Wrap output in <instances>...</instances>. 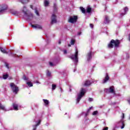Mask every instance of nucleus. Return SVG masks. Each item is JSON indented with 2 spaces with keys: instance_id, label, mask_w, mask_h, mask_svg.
Masks as SVG:
<instances>
[{
  "instance_id": "nucleus-1",
  "label": "nucleus",
  "mask_w": 130,
  "mask_h": 130,
  "mask_svg": "<svg viewBox=\"0 0 130 130\" xmlns=\"http://www.w3.org/2000/svg\"><path fill=\"white\" fill-rule=\"evenodd\" d=\"M119 44H120V41L118 40H112L108 45V47L109 48H113V46L116 48L118 47Z\"/></svg>"
},
{
  "instance_id": "nucleus-2",
  "label": "nucleus",
  "mask_w": 130,
  "mask_h": 130,
  "mask_svg": "<svg viewBox=\"0 0 130 130\" xmlns=\"http://www.w3.org/2000/svg\"><path fill=\"white\" fill-rule=\"evenodd\" d=\"M86 93V89L84 88H82L80 90V92L77 95V98L76 100V103L78 104L79 102H80V100L82 99V97L85 95V93Z\"/></svg>"
},
{
  "instance_id": "nucleus-3",
  "label": "nucleus",
  "mask_w": 130,
  "mask_h": 130,
  "mask_svg": "<svg viewBox=\"0 0 130 130\" xmlns=\"http://www.w3.org/2000/svg\"><path fill=\"white\" fill-rule=\"evenodd\" d=\"M10 87L14 93H15V94L18 93V91H19V88L16 85H15L14 83H11L10 84Z\"/></svg>"
},
{
  "instance_id": "nucleus-4",
  "label": "nucleus",
  "mask_w": 130,
  "mask_h": 130,
  "mask_svg": "<svg viewBox=\"0 0 130 130\" xmlns=\"http://www.w3.org/2000/svg\"><path fill=\"white\" fill-rule=\"evenodd\" d=\"M79 53V52L78 51V50L76 49L75 54L74 55H72L71 56V59L73 60H75L76 62H78V54Z\"/></svg>"
},
{
  "instance_id": "nucleus-5",
  "label": "nucleus",
  "mask_w": 130,
  "mask_h": 130,
  "mask_svg": "<svg viewBox=\"0 0 130 130\" xmlns=\"http://www.w3.org/2000/svg\"><path fill=\"white\" fill-rule=\"evenodd\" d=\"M8 10V5L6 4L0 5V13H4Z\"/></svg>"
},
{
  "instance_id": "nucleus-6",
  "label": "nucleus",
  "mask_w": 130,
  "mask_h": 130,
  "mask_svg": "<svg viewBox=\"0 0 130 130\" xmlns=\"http://www.w3.org/2000/svg\"><path fill=\"white\" fill-rule=\"evenodd\" d=\"M77 20H78V16H74L72 17H70L68 21L70 23H72V24H74V23H76V22H77Z\"/></svg>"
},
{
  "instance_id": "nucleus-7",
  "label": "nucleus",
  "mask_w": 130,
  "mask_h": 130,
  "mask_svg": "<svg viewBox=\"0 0 130 130\" xmlns=\"http://www.w3.org/2000/svg\"><path fill=\"white\" fill-rule=\"evenodd\" d=\"M105 92L106 93H112L114 95H115V91H114V86H112L110 87V88H106L105 89Z\"/></svg>"
},
{
  "instance_id": "nucleus-8",
  "label": "nucleus",
  "mask_w": 130,
  "mask_h": 130,
  "mask_svg": "<svg viewBox=\"0 0 130 130\" xmlns=\"http://www.w3.org/2000/svg\"><path fill=\"white\" fill-rule=\"evenodd\" d=\"M25 15H26V20L27 21H31V20H33V18L34 16H33V14H32V13H29Z\"/></svg>"
},
{
  "instance_id": "nucleus-9",
  "label": "nucleus",
  "mask_w": 130,
  "mask_h": 130,
  "mask_svg": "<svg viewBox=\"0 0 130 130\" xmlns=\"http://www.w3.org/2000/svg\"><path fill=\"white\" fill-rule=\"evenodd\" d=\"M51 19V24H55V23H56L57 22L56 16H55V15L52 14Z\"/></svg>"
},
{
  "instance_id": "nucleus-10",
  "label": "nucleus",
  "mask_w": 130,
  "mask_h": 130,
  "mask_svg": "<svg viewBox=\"0 0 130 130\" xmlns=\"http://www.w3.org/2000/svg\"><path fill=\"white\" fill-rule=\"evenodd\" d=\"M31 26L32 28H34L35 29H42V26L39 24H35V25L31 24Z\"/></svg>"
},
{
  "instance_id": "nucleus-11",
  "label": "nucleus",
  "mask_w": 130,
  "mask_h": 130,
  "mask_svg": "<svg viewBox=\"0 0 130 130\" xmlns=\"http://www.w3.org/2000/svg\"><path fill=\"white\" fill-rule=\"evenodd\" d=\"M20 3H21L22 5H26V4H28V3L30 2V0H19Z\"/></svg>"
},
{
  "instance_id": "nucleus-12",
  "label": "nucleus",
  "mask_w": 130,
  "mask_h": 130,
  "mask_svg": "<svg viewBox=\"0 0 130 130\" xmlns=\"http://www.w3.org/2000/svg\"><path fill=\"white\" fill-rule=\"evenodd\" d=\"M110 22L109 20V17H108V16H107V15H106L105 16V21H104V23L105 24H108Z\"/></svg>"
},
{
  "instance_id": "nucleus-13",
  "label": "nucleus",
  "mask_w": 130,
  "mask_h": 130,
  "mask_svg": "<svg viewBox=\"0 0 130 130\" xmlns=\"http://www.w3.org/2000/svg\"><path fill=\"white\" fill-rule=\"evenodd\" d=\"M0 50L3 53H5L6 54H8V51H7V48H6L4 49V48L0 47Z\"/></svg>"
},
{
  "instance_id": "nucleus-14",
  "label": "nucleus",
  "mask_w": 130,
  "mask_h": 130,
  "mask_svg": "<svg viewBox=\"0 0 130 130\" xmlns=\"http://www.w3.org/2000/svg\"><path fill=\"white\" fill-rule=\"evenodd\" d=\"M109 80V76H108V74H106V76L105 77V79H104L103 81V84H105V83H107V82Z\"/></svg>"
},
{
  "instance_id": "nucleus-15",
  "label": "nucleus",
  "mask_w": 130,
  "mask_h": 130,
  "mask_svg": "<svg viewBox=\"0 0 130 130\" xmlns=\"http://www.w3.org/2000/svg\"><path fill=\"white\" fill-rule=\"evenodd\" d=\"M123 118H124V114L122 113V120H121V122L122 123V126L121 127V128H124V123H123Z\"/></svg>"
},
{
  "instance_id": "nucleus-16",
  "label": "nucleus",
  "mask_w": 130,
  "mask_h": 130,
  "mask_svg": "<svg viewBox=\"0 0 130 130\" xmlns=\"http://www.w3.org/2000/svg\"><path fill=\"white\" fill-rule=\"evenodd\" d=\"M92 53L91 52H89L88 53L87 55V60H89L91 58H92Z\"/></svg>"
},
{
  "instance_id": "nucleus-17",
  "label": "nucleus",
  "mask_w": 130,
  "mask_h": 130,
  "mask_svg": "<svg viewBox=\"0 0 130 130\" xmlns=\"http://www.w3.org/2000/svg\"><path fill=\"white\" fill-rule=\"evenodd\" d=\"M22 11L24 15H27V7H26V6H23Z\"/></svg>"
},
{
  "instance_id": "nucleus-18",
  "label": "nucleus",
  "mask_w": 130,
  "mask_h": 130,
  "mask_svg": "<svg viewBox=\"0 0 130 130\" xmlns=\"http://www.w3.org/2000/svg\"><path fill=\"white\" fill-rule=\"evenodd\" d=\"M13 106L14 110H19V108H18V105L16 104V103H13Z\"/></svg>"
},
{
  "instance_id": "nucleus-19",
  "label": "nucleus",
  "mask_w": 130,
  "mask_h": 130,
  "mask_svg": "<svg viewBox=\"0 0 130 130\" xmlns=\"http://www.w3.org/2000/svg\"><path fill=\"white\" fill-rule=\"evenodd\" d=\"M92 83L89 80H86L84 83V86H90Z\"/></svg>"
},
{
  "instance_id": "nucleus-20",
  "label": "nucleus",
  "mask_w": 130,
  "mask_h": 130,
  "mask_svg": "<svg viewBox=\"0 0 130 130\" xmlns=\"http://www.w3.org/2000/svg\"><path fill=\"white\" fill-rule=\"evenodd\" d=\"M40 122H41V121L39 120L38 123L34 126L33 130H36V127H37V126L40 124Z\"/></svg>"
},
{
  "instance_id": "nucleus-21",
  "label": "nucleus",
  "mask_w": 130,
  "mask_h": 130,
  "mask_svg": "<svg viewBox=\"0 0 130 130\" xmlns=\"http://www.w3.org/2000/svg\"><path fill=\"white\" fill-rule=\"evenodd\" d=\"M45 7H48L49 6V1H45L44 2Z\"/></svg>"
},
{
  "instance_id": "nucleus-22",
  "label": "nucleus",
  "mask_w": 130,
  "mask_h": 130,
  "mask_svg": "<svg viewBox=\"0 0 130 130\" xmlns=\"http://www.w3.org/2000/svg\"><path fill=\"white\" fill-rule=\"evenodd\" d=\"M124 14L123 13L121 14V16H123L124 15L126 14V12L128 11V8H127V7H125L124 9Z\"/></svg>"
},
{
  "instance_id": "nucleus-23",
  "label": "nucleus",
  "mask_w": 130,
  "mask_h": 130,
  "mask_svg": "<svg viewBox=\"0 0 130 130\" xmlns=\"http://www.w3.org/2000/svg\"><path fill=\"white\" fill-rule=\"evenodd\" d=\"M8 53L9 52H10V55H12V56H13L14 57H19V56L18 55H17V54H13V53H12L10 51H9L8 52Z\"/></svg>"
},
{
  "instance_id": "nucleus-24",
  "label": "nucleus",
  "mask_w": 130,
  "mask_h": 130,
  "mask_svg": "<svg viewBox=\"0 0 130 130\" xmlns=\"http://www.w3.org/2000/svg\"><path fill=\"white\" fill-rule=\"evenodd\" d=\"M43 102L45 104V106H46L47 105H48V104H49V101L47 100H44L43 99Z\"/></svg>"
},
{
  "instance_id": "nucleus-25",
  "label": "nucleus",
  "mask_w": 130,
  "mask_h": 130,
  "mask_svg": "<svg viewBox=\"0 0 130 130\" xmlns=\"http://www.w3.org/2000/svg\"><path fill=\"white\" fill-rule=\"evenodd\" d=\"M26 84L28 85V87H33V84L31 82H27Z\"/></svg>"
},
{
  "instance_id": "nucleus-26",
  "label": "nucleus",
  "mask_w": 130,
  "mask_h": 130,
  "mask_svg": "<svg viewBox=\"0 0 130 130\" xmlns=\"http://www.w3.org/2000/svg\"><path fill=\"white\" fill-rule=\"evenodd\" d=\"M91 108H93V107H90L89 109L87 110L86 113H85V116H88V115L89 114V112H90V110H91Z\"/></svg>"
},
{
  "instance_id": "nucleus-27",
  "label": "nucleus",
  "mask_w": 130,
  "mask_h": 130,
  "mask_svg": "<svg viewBox=\"0 0 130 130\" xmlns=\"http://www.w3.org/2000/svg\"><path fill=\"white\" fill-rule=\"evenodd\" d=\"M91 11H92V9L89 6H88L87 8V12L88 13H91Z\"/></svg>"
},
{
  "instance_id": "nucleus-28",
  "label": "nucleus",
  "mask_w": 130,
  "mask_h": 130,
  "mask_svg": "<svg viewBox=\"0 0 130 130\" xmlns=\"http://www.w3.org/2000/svg\"><path fill=\"white\" fill-rule=\"evenodd\" d=\"M9 77V75L6 74V75H3V79L4 80H7Z\"/></svg>"
},
{
  "instance_id": "nucleus-29",
  "label": "nucleus",
  "mask_w": 130,
  "mask_h": 130,
  "mask_svg": "<svg viewBox=\"0 0 130 130\" xmlns=\"http://www.w3.org/2000/svg\"><path fill=\"white\" fill-rule=\"evenodd\" d=\"M80 10H81V12H82L83 14H85V13H86V10H85V8L83 7H80Z\"/></svg>"
},
{
  "instance_id": "nucleus-30",
  "label": "nucleus",
  "mask_w": 130,
  "mask_h": 130,
  "mask_svg": "<svg viewBox=\"0 0 130 130\" xmlns=\"http://www.w3.org/2000/svg\"><path fill=\"white\" fill-rule=\"evenodd\" d=\"M46 74H47V76L48 77H50V76L51 75V73H50V72H49V71H48V70L47 71Z\"/></svg>"
},
{
  "instance_id": "nucleus-31",
  "label": "nucleus",
  "mask_w": 130,
  "mask_h": 130,
  "mask_svg": "<svg viewBox=\"0 0 130 130\" xmlns=\"http://www.w3.org/2000/svg\"><path fill=\"white\" fill-rule=\"evenodd\" d=\"M55 89H56V85L55 84H52V90H54Z\"/></svg>"
},
{
  "instance_id": "nucleus-32",
  "label": "nucleus",
  "mask_w": 130,
  "mask_h": 130,
  "mask_svg": "<svg viewBox=\"0 0 130 130\" xmlns=\"http://www.w3.org/2000/svg\"><path fill=\"white\" fill-rule=\"evenodd\" d=\"M0 109L5 110V106H3L2 104H0Z\"/></svg>"
},
{
  "instance_id": "nucleus-33",
  "label": "nucleus",
  "mask_w": 130,
  "mask_h": 130,
  "mask_svg": "<svg viewBox=\"0 0 130 130\" xmlns=\"http://www.w3.org/2000/svg\"><path fill=\"white\" fill-rule=\"evenodd\" d=\"M75 40H71V45H74V44H75Z\"/></svg>"
},
{
  "instance_id": "nucleus-34",
  "label": "nucleus",
  "mask_w": 130,
  "mask_h": 130,
  "mask_svg": "<svg viewBox=\"0 0 130 130\" xmlns=\"http://www.w3.org/2000/svg\"><path fill=\"white\" fill-rule=\"evenodd\" d=\"M97 114H98V111H95L92 113V115H97Z\"/></svg>"
},
{
  "instance_id": "nucleus-35",
  "label": "nucleus",
  "mask_w": 130,
  "mask_h": 130,
  "mask_svg": "<svg viewBox=\"0 0 130 130\" xmlns=\"http://www.w3.org/2000/svg\"><path fill=\"white\" fill-rule=\"evenodd\" d=\"M23 79L24 80V81H27V80H28V78H27L26 76H23Z\"/></svg>"
},
{
  "instance_id": "nucleus-36",
  "label": "nucleus",
  "mask_w": 130,
  "mask_h": 130,
  "mask_svg": "<svg viewBox=\"0 0 130 130\" xmlns=\"http://www.w3.org/2000/svg\"><path fill=\"white\" fill-rule=\"evenodd\" d=\"M35 13L36 14L37 16H39V12H38V11L36 10Z\"/></svg>"
},
{
  "instance_id": "nucleus-37",
  "label": "nucleus",
  "mask_w": 130,
  "mask_h": 130,
  "mask_svg": "<svg viewBox=\"0 0 130 130\" xmlns=\"http://www.w3.org/2000/svg\"><path fill=\"white\" fill-rule=\"evenodd\" d=\"M49 64L51 67H53V66H55V64H53V63L50 62Z\"/></svg>"
},
{
  "instance_id": "nucleus-38",
  "label": "nucleus",
  "mask_w": 130,
  "mask_h": 130,
  "mask_svg": "<svg viewBox=\"0 0 130 130\" xmlns=\"http://www.w3.org/2000/svg\"><path fill=\"white\" fill-rule=\"evenodd\" d=\"M103 130H108V127H104Z\"/></svg>"
},
{
  "instance_id": "nucleus-39",
  "label": "nucleus",
  "mask_w": 130,
  "mask_h": 130,
  "mask_svg": "<svg viewBox=\"0 0 130 130\" xmlns=\"http://www.w3.org/2000/svg\"><path fill=\"white\" fill-rule=\"evenodd\" d=\"M34 84H36V83L37 84H39V81H34Z\"/></svg>"
},
{
  "instance_id": "nucleus-40",
  "label": "nucleus",
  "mask_w": 130,
  "mask_h": 130,
  "mask_svg": "<svg viewBox=\"0 0 130 130\" xmlns=\"http://www.w3.org/2000/svg\"><path fill=\"white\" fill-rule=\"evenodd\" d=\"M88 100H89V101L90 102H91V101H93V99H92V98H89V99H88Z\"/></svg>"
},
{
  "instance_id": "nucleus-41",
  "label": "nucleus",
  "mask_w": 130,
  "mask_h": 130,
  "mask_svg": "<svg viewBox=\"0 0 130 130\" xmlns=\"http://www.w3.org/2000/svg\"><path fill=\"white\" fill-rule=\"evenodd\" d=\"M6 68H7V69H9L10 68L9 67V64H6Z\"/></svg>"
},
{
  "instance_id": "nucleus-42",
  "label": "nucleus",
  "mask_w": 130,
  "mask_h": 130,
  "mask_svg": "<svg viewBox=\"0 0 130 130\" xmlns=\"http://www.w3.org/2000/svg\"><path fill=\"white\" fill-rule=\"evenodd\" d=\"M127 101L129 104H130V98L128 99Z\"/></svg>"
},
{
  "instance_id": "nucleus-43",
  "label": "nucleus",
  "mask_w": 130,
  "mask_h": 130,
  "mask_svg": "<svg viewBox=\"0 0 130 130\" xmlns=\"http://www.w3.org/2000/svg\"><path fill=\"white\" fill-rule=\"evenodd\" d=\"M63 53H64V54H67V50H64L63 51Z\"/></svg>"
},
{
  "instance_id": "nucleus-44",
  "label": "nucleus",
  "mask_w": 130,
  "mask_h": 130,
  "mask_svg": "<svg viewBox=\"0 0 130 130\" xmlns=\"http://www.w3.org/2000/svg\"><path fill=\"white\" fill-rule=\"evenodd\" d=\"M90 26L91 28H93V24H91H91H90Z\"/></svg>"
},
{
  "instance_id": "nucleus-45",
  "label": "nucleus",
  "mask_w": 130,
  "mask_h": 130,
  "mask_svg": "<svg viewBox=\"0 0 130 130\" xmlns=\"http://www.w3.org/2000/svg\"><path fill=\"white\" fill-rule=\"evenodd\" d=\"M30 8H31V9H33V6L30 5Z\"/></svg>"
},
{
  "instance_id": "nucleus-46",
  "label": "nucleus",
  "mask_w": 130,
  "mask_h": 130,
  "mask_svg": "<svg viewBox=\"0 0 130 130\" xmlns=\"http://www.w3.org/2000/svg\"><path fill=\"white\" fill-rule=\"evenodd\" d=\"M61 43V42H60V41H59L58 44H60Z\"/></svg>"
},
{
  "instance_id": "nucleus-47",
  "label": "nucleus",
  "mask_w": 130,
  "mask_h": 130,
  "mask_svg": "<svg viewBox=\"0 0 130 130\" xmlns=\"http://www.w3.org/2000/svg\"><path fill=\"white\" fill-rule=\"evenodd\" d=\"M128 38H129V41H130V34L129 35Z\"/></svg>"
},
{
  "instance_id": "nucleus-48",
  "label": "nucleus",
  "mask_w": 130,
  "mask_h": 130,
  "mask_svg": "<svg viewBox=\"0 0 130 130\" xmlns=\"http://www.w3.org/2000/svg\"><path fill=\"white\" fill-rule=\"evenodd\" d=\"M68 46H69V47H71V45H70V44H69V45H68Z\"/></svg>"
},
{
  "instance_id": "nucleus-49",
  "label": "nucleus",
  "mask_w": 130,
  "mask_h": 130,
  "mask_svg": "<svg viewBox=\"0 0 130 130\" xmlns=\"http://www.w3.org/2000/svg\"><path fill=\"white\" fill-rule=\"evenodd\" d=\"M78 35H81V32L78 33Z\"/></svg>"
},
{
  "instance_id": "nucleus-50",
  "label": "nucleus",
  "mask_w": 130,
  "mask_h": 130,
  "mask_svg": "<svg viewBox=\"0 0 130 130\" xmlns=\"http://www.w3.org/2000/svg\"><path fill=\"white\" fill-rule=\"evenodd\" d=\"M60 89L61 90V88H60Z\"/></svg>"
}]
</instances>
